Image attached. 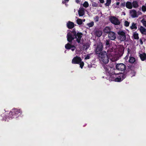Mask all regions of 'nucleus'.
Listing matches in <instances>:
<instances>
[{
  "mask_svg": "<svg viewBox=\"0 0 146 146\" xmlns=\"http://www.w3.org/2000/svg\"><path fill=\"white\" fill-rule=\"evenodd\" d=\"M106 74L108 77H106L109 80L116 82H120L124 79L125 75L122 73L115 74L116 70L108 66L105 65L103 66Z\"/></svg>",
  "mask_w": 146,
  "mask_h": 146,
  "instance_id": "f257e3e1",
  "label": "nucleus"
},
{
  "mask_svg": "<svg viewBox=\"0 0 146 146\" xmlns=\"http://www.w3.org/2000/svg\"><path fill=\"white\" fill-rule=\"evenodd\" d=\"M103 45L102 43L99 42L97 44L96 49V52L97 54H99V57L100 60L103 63L106 64L109 62V58L106 52L103 51L100 52L102 50Z\"/></svg>",
  "mask_w": 146,
  "mask_h": 146,
  "instance_id": "f03ea898",
  "label": "nucleus"
},
{
  "mask_svg": "<svg viewBox=\"0 0 146 146\" xmlns=\"http://www.w3.org/2000/svg\"><path fill=\"white\" fill-rule=\"evenodd\" d=\"M72 63L73 64H79L81 68H82L84 64V62L82 61L81 58L78 56H76L73 58Z\"/></svg>",
  "mask_w": 146,
  "mask_h": 146,
  "instance_id": "7ed1b4c3",
  "label": "nucleus"
},
{
  "mask_svg": "<svg viewBox=\"0 0 146 146\" xmlns=\"http://www.w3.org/2000/svg\"><path fill=\"white\" fill-rule=\"evenodd\" d=\"M81 37H68L67 40L69 42H71L74 43L77 41L78 42H80Z\"/></svg>",
  "mask_w": 146,
  "mask_h": 146,
  "instance_id": "20e7f679",
  "label": "nucleus"
},
{
  "mask_svg": "<svg viewBox=\"0 0 146 146\" xmlns=\"http://www.w3.org/2000/svg\"><path fill=\"white\" fill-rule=\"evenodd\" d=\"M110 20L111 22L115 25H119L120 22L118 19L114 16H111L110 18Z\"/></svg>",
  "mask_w": 146,
  "mask_h": 146,
  "instance_id": "39448f33",
  "label": "nucleus"
},
{
  "mask_svg": "<svg viewBox=\"0 0 146 146\" xmlns=\"http://www.w3.org/2000/svg\"><path fill=\"white\" fill-rule=\"evenodd\" d=\"M83 36L82 33H77L76 34L75 31L73 30L72 31L69 32L67 34V36Z\"/></svg>",
  "mask_w": 146,
  "mask_h": 146,
  "instance_id": "423d86ee",
  "label": "nucleus"
},
{
  "mask_svg": "<svg viewBox=\"0 0 146 146\" xmlns=\"http://www.w3.org/2000/svg\"><path fill=\"white\" fill-rule=\"evenodd\" d=\"M22 113V111L21 110L14 108L12 110V111L10 112L9 114L10 115H13L14 113L15 115H16V116L19 114L20 113L21 114Z\"/></svg>",
  "mask_w": 146,
  "mask_h": 146,
  "instance_id": "0eeeda50",
  "label": "nucleus"
},
{
  "mask_svg": "<svg viewBox=\"0 0 146 146\" xmlns=\"http://www.w3.org/2000/svg\"><path fill=\"white\" fill-rule=\"evenodd\" d=\"M116 68L117 70L120 71H123L126 69L125 65L123 63L117 64L116 66Z\"/></svg>",
  "mask_w": 146,
  "mask_h": 146,
  "instance_id": "6e6552de",
  "label": "nucleus"
},
{
  "mask_svg": "<svg viewBox=\"0 0 146 146\" xmlns=\"http://www.w3.org/2000/svg\"><path fill=\"white\" fill-rule=\"evenodd\" d=\"M129 14L130 15L132 18H135L137 17L138 15L137 14V11L135 9H132L129 11Z\"/></svg>",
  "mask_w": 146,
  "mask_h": 146,
  "instance_id": "1a4fd4ad",
  "label": "nucleus"
},
{
  "mask_svg": "<svg viewBox=\"0 0 146 146\" xmlns=\"http://www.w3.org/2000/svg\"><path fill=\"white\" fill-rule=\"evenodd\" d=\"M65 48L67 49H71L72 51H74L76 48L74 45L70 44L69 43H67L65 45Z\"/></svg>",
  "mask_w": 146,
  "mask_h": 146,
  "instance_id": "9d476101",
  "label": "nucleus"
},
{
  "mask_svg": "<svg viewBox=\"0 0 146 146\" xmlns=\"http://www.w3.org/2000/svg\"><path fill=\"white\" fill-rule=\"evenodd\" d=\"M67 26L69 29H72L74 27V24L73 23L69 21L67 23Z\"/></svg>",
  "mask_w": 146,
  "mask_h": 146,
  "instance_id": "9b49d317",
  "label": "nucleus"
},
{
  "mask_svg": "<svg viewBox=\"0 0 146 146\" xmlns=\"http://www.w3.org/2000/svg\"><path fill=\"white\" fill-rule=\"evenodd\" d=\"M126 7L129 9H131L132 8V5L131 2L129 1L127 2L125 4Z\"/></svg>",
  "mask_w": 146,
  "mask_h": 146,
  "instance_id": "f8f14e48",
  "label": "nucleus"
},
{
  "mask_svg": "<svg viewBox=\"0 0 146 146\" xmlns=\"http://www.w3.org/2000/svg\"><path fill=\"white\" fill-rule=\"evenodd\" d=\"M141 33L144 35H146V29L142 26H141L139 29Z\"/></svg>",
  "mask_w": 146,
  "mask_h": 146,
  "instance_id": "ddd939ff",
  "label": "nucleus"
},
{
  "mask_svg": "<svg viewBox=\"0 0 146 146\" xmlns=\"http://www.w3.org/2000/svg\"><path fill=\"white\" fill-rule=\"evenodd\" d=\"M102 34V31L99 30H96L95 32V35L97 36H100Z\"/></svg>",
  "mask_w": 146,
  "mask_h": 146,
  "instance_id": "4468645a",
  "label": "nucleus"
},
{
  "mask_svg": "<svg viewBox=\"0 0 146 146\" xmlns=\"http://www.w3.org/2000/svg\"><path fill=\"white\" fill-rule=\"evenodd\" d=\"M140 57L142 61L146 59V54L145 53H143L140 55Z\"/></svg>",
  "mask_w": 146,
  "mask_h": 146,
  "instance_id": "2eb2a0df",
  "label": "nucleus"
},
{
  "mask_svg": "<svg viewBox=\"0 0 146 146\" xmlns=\"http://www.w3.org/2000/svg\"><path fill=\"white\" fill-rule=\"evenodd\" d=\"M132 7L134 8H137L139 7L138 2L135 1H133L132 3Z\"/></svg>",
  "mask_w": 146,
  "mask_h": 146,
  "instance_id": "dca6fc26",
  "label": "nucleus"
},
{
  "mask_svg": "<svg viewBox=\"0 0 146 146\" xmlns=\"http://www.w3.org/2000/svg\"><path fill=\"white\" fill-rule=\"evenodd\" d=\"M117 34L119 35L122 36H125L126 35L125 32L122 31H119L117 32Z\"/></svg>",
  "mask_w": 146,
  "mask_h": 146,
  "instance_id": "f3484780",
  "label": "nucleus"
},
{
  "mask_svg": "<svg viewBox=\"0 0 146 146\" xmlns=\"http://www.w3.org/2000/svg\"><path fill=\"white\" fill-rule=\"evenodd\" d=\"M78 14L80 16H82L84 15V12L83 10L81 9L78 11Z\"/></svg>",
  "mask_w": 146,
  "mask_h": 146,
  "instance_id": "a211bd4d",
  "label": "nucleus"
},
{
  "mask_svg": "<svg viewBox=\"0 0 146 146\" xmlns=\"http://www.w3.org/2000/svg\"><path fill=\"white\" fill-rule=\"evenodd\" d=\"M130 28L131 29H137V26L136 25V24L135 23H133L132 25L130 27Z\"/></svg>",
  "mask_w": 146,
  "mask_h": 146,
  "instance_id": "6ab92c4d",
  "label": "nucleus"
},
{
  "mask_svg": "<svg viewBox=\"0 0 146 146\" xmlns=\"http://www.w3.org/2000/svg\"><path fill=\"white\" fill-rule=\"evenodd\" d=\"M110 29L109 27H106L104 30V32L107 33H109L110 32Z\"/></svg>",
  "mask_w": 146,
  "mask_h": 146,
  "instance_id": "aec40b11",
  "label": "nucleus"
},
{
  "mask_svg": "<svg viewBox=\"0 0 146 146\" xmlns=\"http://www.w3.org/2000/svg\"><path fill=\"white\" fill-rule=\"evenodd\" d=\"M135 61V59L134 58L132 57H130L129 59V62L131 63H133Z\"/></svg>",
  "mask_w": 146,
  "mask_h": 146,
  "instance_id": "412c9836",
  "label": "nucleus"
},
{
  "mask_svg": "<svg viewBox=\"0 0 146 146\" xmlns=\"http://www.w3.org/2000/svg\"><path fill=\"white\" fill-rule=\"evenodd\" d=\"M76 21L77 24L79 25L82 24L83 23L82 20L80 19H77Z\"/></svg>",
  "mask_w": 146,
  "mask_h": 146,
  "instance_id": "4be33fe9",
  "label": "nucleus"
},
{
  "mask_svg": "<svg viewBox=\"0 0 146 146\" xmlns=\"http://www.w3.org/2000/svg\"><path fill=\"white\" fill-rule=\"evenodd\" d=\"M111 2V0H106V3L105 5L106 6H109Z\"/></svg>",
  "mask_w": 146,
  "mask_h": 146,
  "instance_id": "5701e85b",
  "label": "nucleus"
},
{
  "mask_svg": "<svg viewBox=\"0 0 146 146\" xmlns=\"http://www.w3.org/2000/svg\"><path fill=\"white\" fill-rule=\"evenodd\" d=\"M115 35V34L114 33L112 32H110L109 33L108 36H113Z\"/></svg>",
  "mask_w": 146,
  "mask_h": 146,
  "instance_id": "b1692460",
  "label": "nucleus"
},
{
  "mask_svg": "<svg viewBox=\"0 0 146 146\" xmlns=\"http://www.w3.org/2000/svg\"><path fill=\"white\" fill-rule=\"evenodd\" d=\"M83 5L84 7L87 8L88 7L89 4L87 1H85L83 3Z\"/></svg>",
  "mask_w": 146,
  "mask_h": 146,
  "instance_id": "393cba45",
  "label": "nucleus"
},
{
  "mask_svg": "<svg viewBox=\"0 0 146 146\" xmlns=\"http://www.w3.org/2000/svg\"><path fill=\"white\" fill-rule=\"evenodd\" d=\"M141 21L143 24V25L146 27V21L144 19H143L141 20Z\"/></svg>",
  "mask_w": 146,
  "mask_h": 146,
  "instance_id": "a878e982",
  "label": "nucleus"
},
{
  "mask_svg": "<svg viewBox=\"0 0 146 146\" xmlns=\"http://www.w3.org/2000/svg\"><path fill=\"white\" fill-rule=\"evenodd\" d=\"M129 23L127 21H125L124 22V25L126 27L129 26Z\"/></svg>",
  "mask_w": 146,
  "mask_h": 146,
  "instance_id": "bb28decb",
  "label": "nucleus"
},
{
  "mask_svg": "<svg viewBox=\"0 0 146 146\" xmlns=\"http://www.w3.org/2000/svg\"><path fill=\"white\" fill-rule=\"evenodd\" d=\"M142 10L143 12H145L146 11V5L145 6L143 5L142 6Z\"/></svg>",
  "mask_w": 146,
  "mask_h": 146,
  "instance_id": "cd10ccee",
  "label": "nucleus"
},
{
  "mask_svg": "<svg viewBox=\"0 0 146 146\" xmlns=\"http://www.w3.org/2000/svg\"><path fill=\"white\" fill-rule=\"evenodd\" d=\"M94 22H93L88 24V25L89 27H92L94 25Z\"/></svg>",
  "mask_w": 146,
  "mask_h": 146,
  "instance_id": "c85d7f7f",
  "label": "nucleus"
},
{
  "mask_svg": "<svg viewBox=\"0 0 146 146\" xmlns=\"http://www.w3.org/2000/svg\"><path fill=\"white\" fill-rule=\"evenodd\" d=\"M93 7H98V4L97 3L94 2L92 4Z\"/></svg>",
  "mask_w": 146,
  "mask_h": 146,
  "instance_id": "c756f323",
  "label": "nucleus"
},
{
  "mask_svg": "<svg viewBox=\"0 0 146 146\" xmlns=\"http://www.w3.org/2000/svg\"><path fill=\"white\" fill-rule=\"evenodd\" d=\"M90 58V55L88 54L87 55L85 56V58H84L85 60L88 59H89Z\"/></svg>",
  "mask_w": 146,
  "mask_h": 146,
  "instance_id": "7c9ffc66",
  "label": "nucleus"
},
{
  "mask_svg": "<svg viewBox=\"0 0 146 146\" xmlns=\"http://www.w3.org/2000/svg\"><path fill=\"white\" fill-rule=\"evenodd\" d=\"M138 36V34L136 32H135L133 33V36Z\"/></svg>",
  "mask_w": 146,
  "mask_h": 146,
  "instance_id": "2f4dec72",
  "label": "nucleus"
},
{
  "mask_svg": "<svg viewBox=\"0 0 146 146\" xmlns=\"http://www.w3.org/2000/svg\"><path fill=\"white\" fill-rule=\"evenodd\" d=\"M126 4H125V2H123L121 3V5L122 7H124L125 5Z\"/></svg>",
  "mask_w": 146,
  "mask_h": 146,
  "instance_id": "473e14b6",
  "label": "nucleus"
},
{
  "mask_svg": "<svg viewBox=\"0 0 146 146\" xmlns=\"http://www.w3.org/2000/svg\"><path fill=\"white\" fill-rule=\"evenodd\" d=\"M106 45L108 46L109 44V42L108 40H107L106 43Z\"/></svg>",
  "mask_w": 146,
  "mask_h": 146,
  "instance_id": "72a5a7b5",
  "label": "nucleus"
},
{
  "mask_svg": "<svg viewBox=\"0 0 146 146\" xmlns=\"http://www.w3.org/2000/svg\"><path fill=\"white\" fill-rule=\"evenodd\" d=\"M110 59L112 61H115L117 60V58H114V59H113V58L112 59L110 58Z\"/></svg>",
  "mask_w": 146,
  "mask_h": 146,
  "instance_id": "f704fd0d",
  "label": "nucleus"
},
{
  "mask_svg": "<svg viewBox=\"0 0 146 146\" xmlns=\"http://www.w3.org/2000/svg\"><path fill=\"white\" fill-rule=\"evenodd\" d=\"M100 2L101 3H103L104 2V0H99Z\"/></svg>",
  "mask_w": 146,
  "mask_h": 146,
  "instance_id": "c9c22d12",
  "label": "nucleus"
},
{
  "mask_svg": "<svg viewBox=\"0 0 146 146\" xmlns=\"http://www.w3.org/2000/svg\"><path fill=\"white\" fill-rule=\"evenodd\" d=\"M111 40H114L115 39L116 37H110Z\"/></svg>",
  "mask_w": 146,
  "mask_h": 146,
  "instance_id": "e433bc0d",
  "label": "nucleus"
},
{
  "mask_svg": "<svg viewBox=\"0 0 146 146\" xmlns=\"http://www.w3.org/2000/svg\"><path fill=\"white\" fill-rule=\"evenodd\" d=\"M76 2L77 3H80V1H79V0H76Z\"/></svg>",
  "mask_w": 146,
  "mask_h": 146,
  "instance_id": "4c0bfd02",
  "label": "nucleus"
},
{
  "mask_svg": "<svg viewBox=\"0 0 146 146\" xmlns=\"http://www.w3.org/2000/svg\"><path fill=\"white\" fill-rule=\"evenodd\" d=\"M120 3L119 2H117L116 3V4L117 5H119Z\"/></svg>",
  "mask_w": 146,
  "mask_h": 146,
  "instance_id": "58836bf2",
  "label": "nucleus"
},
{
  "mask_svg": "<svg viewBox=\"0 0 146 146\" xmlns=\"http://www.w3.org/2000/svg\"><path fill=\"white\" fill-rule=\"evenodd\" d=\"M66 2L64 0V1H62V3L64 4Z\"/></svg>",
  "mask_w": 146,
  "mask_h": 146,
  "instance_id": "ea45409f",
  "label": "nucleus"
},
{
  "mask_svg": "<svg viewBox=\"0 0 146 146\" xmlns=\"http://www.w3.org/2000/svg\"><path fill=\"white\" fill-rule=\"evenodd\" d=\"M140 43L141 44H143V41L141 40H140Z\"/></svg>",
  "mask_w": 146,
  "mask_h": 146,
  "instance_id": "a19ab883",
  "label": "nucleus"
},
{
  "mask_svg": "<svg viewBox=\"0 0 146 146\" xmlns=\"http://www.w3.org/2000/svg\"><path fill=\"white\" fill-rule=\"evenodd\" d=\"M134 38L135 39H139V37H134Z\"/></svg>",
  "mask_w": 146,
  "mask_h": 146,
  "instance_id": "79ce46f5",
  "label": "nucleus"
},
{
  "mask_svg": "<svg viewBox=\"0 0 146 146\" xmlns=\"http://www.w3.org/2000/svg\"><path fill=\"white\" fill-rule=\"evenodd\" d=\"M66 2H68L69 0H64Z\"/></svg>",
  "mask_w": 146,
  "mask_h": 146,
  "instance_id": "37998d69",
  "label": "nucleus"
},
{
  "mask_svg": "<svg viewBox=\"0 0 146 146\" xmlns=\"http://www.w3.org/2000/svg\"><path fill=\"white\" fill-rule=\"evenodd\" d=\"M96 21H98V17H97V19H96Z\"/></svg>",
  "mask_w": 146,
  "mask_h": 146,
  "instance_id": "c03bdc74",
  "label": "nucleus"
},
{
  "mask_svg": "<svg viewBox=\"0 0 146 146\" xmlns=\"http://www.w3.org/2000/svg\"><path fill=\"white\" fill-rule=\"evenodd\" d=\"M125 37H123L124 40H125V38H124Z\"/></svg>",
  "mask_w": 146,
  "mask_h": 146,
  "instance_id": "a18cd8bd",
  "label": "nucleus"
},
{
  "mask_svg": "<svg viewBox=\"0 0 146 146\" xmlns=\"http://www.w3.org/2000/svg\"><path fill=\"white\" fill-rule=\"evenodd\" d=\"M85 21V19H84L83 20V21Z\"/></svg>",
  "mask_w": 146,
  "mask_h": 146,
  "instance_id": "49530a36",
  "label": "nucleus"
},
{
  "mask_svg": "<svg viewBox=\"0 0 146 146\" xmlns=\"http://www.w3.org/2000/svg\"><path fill=\"white\" fill-rule=\"evenodd\" d=\"M88 67H90V66L89 65H88Z\"/></svg>",
  "mask_w": 146,
  "mask_h": 146,
  "instance_id": "de8ad7c7",
  "label": "nucleus"
},
{
  "mask_svg": "<svg viewBox=\"0 0 146 146\" xmlns=\"http://www.w3.org/2000/svg\"><path fill=\"white\" fill-rule=\"evenodd\" d=\"M65 53H66V51H65Z\"/></svg>",
  "mask_w": 146,
  "mask_h": 146,
  "instance_id": "09e8293b",
  "label": "nucleus"
},
{
  "mask_svg": "<svg viewBox=\"0 0 146 146\" xmlns=\"http://www.w3.org/2000/svg\"><path fill=\"white\" fill-rule=\"evenodd\" d=\"M120 0H118V1H120Z\"/></svg>",
  "mask_w": 146,
  "mask_h": 146,
  "instance_id": "8fccbe9b",
  "label": "nucleus"
}]
</instances>
